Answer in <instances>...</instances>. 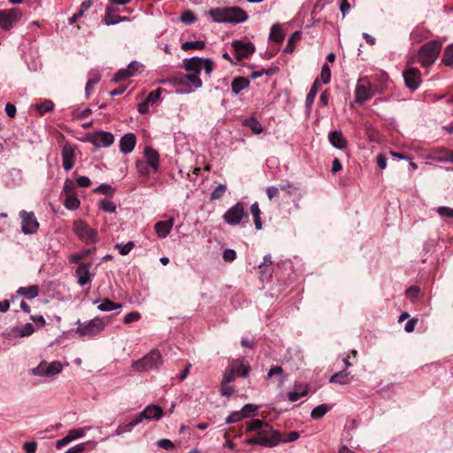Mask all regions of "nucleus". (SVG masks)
<instances>
[{"mask_svg": "<svg viewBox=\"0 0 453 453\" xmlns=\"http://www.w3.org/2000/svg\"><path fill=\"white\" fill-rule=\"evenodd\" d=\"M442 63L448 66L453 65V44L447 46L445 49L442 57Z\"/></svg>", "mask_w": 453, "mask_h": 453, "instance_id": "40", "label": "nucleus"}, {"mask_svg": "<svg viewBox=\"0 0 453 453\" xmlns=\"http://www.w3.org/2000/svg\"><path fill=\"white\" fill-rule=\"evenodd\" d=\"M437 213L441 217L453 218V209L447 206H440L437 208Z\"/></svg>", "mask_w": 453, "mask_h": 453, "instance_id": "54", "label": "nucleus"}, {"mask_svg": "<svg viewBox=\"0 0 453 453\" xmlns=\"http://www.w3.org/2000/svg\"><path fill=\"white\" fill-rule=\"evenodd\" d=\"M21 219V230L25 234H35L39 228V222L35 218L34 212H27L21 211L19 212Z\"/></svg>", "mask_w": 453, "mask_h": 453, "instance_id": "11", "label": "nucleus"}, {"mask_svg": "<svg viewBox=\"0 0 453 453\" xmlns=\"http://www.w3.org/2000/svg\"><path fill=\"white\" fill-rule=\"evenodd\" d=\"M226 191V186L225 184L218 185L211 193V200H218L221 198Z\"/></svg>", "mask_w": 453, "mask_h": 453, "instance_id": "43", "label": "nucleus"}, {"mask_svg": "<svg viewBox=\"0 0 453 453\" xmlns=\"http://www.w3.org/2000/svg\"><path fill=\"white\" fill-rule=\"evenodd\" d=\"M250 85V81L244 77H237V78H234L233 81H232V83H231V88H232V92L234 94V95H237L239 94L242 90L245 89L246 88H248Z\"/></svg>", "mask_w": 453, "mask_h": 453, "instance_id": "26", "label": "nucleus"}, {"mask_svg": "<svg viewBox=\"0 0 453 453\" xmlns=\"http://www.w3.org/2000/svg\"><path fill=\"white\" fill-rule=\"evenodd\" d=\"M273 376H278L280 378V380H279L280 386H281L284 383L285 374H284V370L282 369L281 366H274L268 371L267 377L273 378Z\"/></svg>", "mask_w": 453, "mask_h": 453, "instance_id": "35", "label": "nucleus"}, {"mask_svg": "<svg viewBox=\"0 0 453 453\" xmlns=\"http://www.w3.org/2000/svg\"><path fill=\"white\" fill-rule=\"evenodd\" d=\"M349 375V372L347 369L340 371L339 372L334 373L329 379L330 383H338L340 385L349 384L348 377Z\"/></svg>", "mask_w": 453, "mask_h": 453, "instance_id": "28", "label": "nucleus"}, {"mask_svg": "<svg viewBox=\"0 0 453 453\" xmlns=\"http://www.w3.org/2000/svg\"><path fill=\"white\" fill-rule=\"evenodd\" d=\"M61 156L63 159V167L65 170H71L75 164V150L74 148L66 143L63 145L61 150Z\"/></svg>", "mask_w": 453, "mask_h": 453, "instance_id": "18", "label": "nucleus"}, {"mask_svg": "<svg viewBox=\"0 0 453 453\" xmlns=\"http://www.w3.org/2000/svg\"><path fill=\"white\" fill-rule=\"evenodd\" d=\"M204 47L205 42L203 41H190L185 42L181 44L182 50H203Z\"/></svg>", "mask_w": 453, "mask_h": 453, "instance_id": "36", "label": "nucleus"}, {"mask_svg": "<svg viewBox=\"0 0 453 453\" xmlns=\"http://www.w3.org/2000/svg\"><path fill=\"white\" fill-rule=\"evenodd\" d=\"M134 246V244L133 242H128L125 244H123V243L116 244V248L119 250V251L121 255H127L132 250Z\"/></svg>", "mask_w": 453, "mask_h": 453, "instance_id": "49", "label": "nucleus"}, {"mask_svg": "<svg viewBox=\"0 0 453 453\" xmlns=\"http://www.w3.org/2000/svg\"><path fill=\"white\" fill-rule=\"evenodd\" d=\"M125 19H126V18H120L118 15H111V9L110 8L106 9L105 24L107 26L117 24L119 21H122V20H125Z\"/></svg>", "mask_w": 453, "mask_h": 453, "instance_id": "45", "label": "nucleus"}, {"mask_svg": "<svg viewBox=\"0 0 453 453\" xmlns=\"http://www.w3.org/2000/svg\"><path fill=\"white\" fill-rule=\"evenodd\" d=\"M212 20L217 23H242L247 20L245 11L239 7L216 8L209 12Z\"/></svg>", "mask_w": 453, "mask_h": 453, "instance_id": "2", "label": "nucleus"}, {"mask_svg": "<svg viewBox=\"0 0 453 453\" xmlns=\"http://www.w3.org/2000/svg\"><path fill=\"white\" fill-rule=\"evenodd\" d=\"M183 66L188 72H193L197 74H199L202 70H204L207 75H211L213 70V63L211 59L196 57L184 59Z\"/></svg>", "mask_w": 453, "mask_h": 453, "instance_id": "6", "label": "nucleus"}, {"mask_svg": "<svg viewBox=\"0 0 453 453\" xmlns=\"http://www.w3.org/2000/svg\"><path fill=\"white\" fill-rule=\"evenodd\" d=\"M330 411V406L323 403L317 407H315L311 412V417L314 419H318L322 418L324 415H326Z\"/></svg>", "mask_w": 453, "mask_h": 453, "instance_id": "33", "label": "nucleus"}, {"mask_svg": "<svg viewBox=\"0 0 453 453\" xmlns=\"http://www.w3.org/2000/svg\"><path fill=\"white\" fill-rule=\"evenodd\" d=\"M242 124L243 126L250 128L255 134H259L263 132L262 125L254 117H250L249 119H244L242 121Z\"/></svg>", "mask_w": 453, "mask_h": 453, "instance_id": "30", "label": "nucleus"}, {"mask_svg": "<svg viewBox=\"0 0 453 453\" xmlns=\"http://www.w3.org/2000/svg\"><path fill=\"white\" fill-rule=\"evenodd\" d=\"M53 108H54V104L50 100H45L40 104H35V109L42 115L46 112L51 111L53 110Z\"/></svg>", "mask_w": 453, "mask_h": 453, "instance_id": "38", "label": "nucleus"}, {"mask_svg": "<svg viewBox=\"0 0 453 453\" xmlns=\"http://www.w3.org/2000/svg\"><path fill=\"white\" fill-rule=\"evenodd\" d=\"M136 144V138L134 134H126L119 141L120 151L124 154H128L133 151Z\"/></svg>", "mask_w": 453, "mask_h": 453, "instance_id": "19", "label": "nucleus"}, {"mask_svg": "<svg viewBox=\"0 0 453 453\" xmlns=\"http://www.w3.org/2000/svg\"><path fill=\"white\" fill-rule=\"evenodd\" d=\"M90 265H91L90 263H88V264L82 263L76 269L75 273L78 278V283L81 286H85L86 284L90 282V280H91L90 273H89Z\"/></svg>", "mask_w": 453, "mask_h": 453, "instance_id": "21", "label": "nucleus"}, {"mask_svg": "<svg viewBox=\"0 0 453 453\" xmlns=\"http://www.w3.org/2000/svg\"><path fill=\"white\" fill-rule=\"evenodd\" d=\"M196 19V16L190 11L184 12L180 16V20L185 24H192Z\"/></svg>", "mask_w": 453, "mask_h": 453, "instance_id": "52", "label": "nucleus"}, {"mask_svg": "<svg viewBox=\"0 0 453 453\" xmlns=\"http://www.w3.org/2000/svg\"><path fill=\"white\" fill-rule=\"evenodd\" d=\"M157 445L159 448H162V449H167V450H171V449H174V444L173 443V441H171L168 439L158 440L157 441Z\"/></svg>", "mask_w": 453, "mask_h": 453, "instance_id": "56", "label": "nucleus"}, {"mask_svg": "<svg viewBox=\"0 0 453 453\" xmlns=\"http://www.w3.org/2000/svg\"><path fill=\"white\" fill-rule=\"evenodd\" d=\"M132 431V428L131 426L128 425V423L127 424H122V425H119L117 429L115 430V432L112 434V435H115V436H119V435H121L125 433H130Z\"/></svg>", "mask_w": 453, "mask_h": 453, "instance_id": "55", "label": "nucleus"}, {"mask_svg": "<svg viewBox=\"0 0 453 453\" xmlns=\"http://www.w3.org/2000/svg\"><path fill=\"white\" fill-rule=\"evenodd\" d=\"M73 231L86 244L95 243L97 241V231L88 226L82 220H75L73 222Z\"/></svg>", "mask_w": 453, "mask_h": 453, "instance_id": "7", "label": "nucleus"}, {"mask_svg": "<svg viewBox=\"0 0 453 453\" xmlns=\"http://www.w3.org/2000/svg\"><path fill=\"white\" fill-rule=\"evenodd\" d=\"M250 370V368L249 365L239 360H233L231 361L228 369L225 372L221 383L229 384L234 380V374L245 378L247 377Z\"/></svg>", "mask_w": 453, "mask_h": 453, "instance_id": "9", "label": "nucleus"}, {"mask_svg": "<svg viewBox=\"0 0 453 453\" xmlns=\"http://www.w3.org/2000/svg\"><path fill=\"white\" fill-rule=\"evenodd\" d=\"M280 187L270 186L266 188V194L270 201H273L276 197L279 196L280 194Z\"/></svg>", "mask_w": 453, "mask_h": 453, "instance_id": "53", "label": "nucleus"}, {"mask_svg": "<svg viewBox=\"0 0 453 453\" xmlns=\"http://www.w3.org/2000/svg\"><path fill=\"white\" fill-rule=\"evenodd\" d=\"M21 18V12L18 8L0 12V27L4 30H10L13 24Z\"/></svg>", "mask_w": 453, "mask_h": 453, "instance_id": "12", "label": "nucleus"}, {"mask_svg": "<svg viewBox=\"0 0 453 453\" xmlns=\"http://www.w3.org/2000/svg\"><path fill=\"white\" fill-rule=\"evenodd\" d=\"M144 156L147 163L151 166L153 170L157 171L158 169V153L155 150L147 147L144 150Z\"/></svg>", "mask_w": 453, "mask_h": 453, "instance_id": "24", "label": "nucleus"}, {"mask_svg": "<svg viewBox=\"0 0 453 453\" xmlns=\"http://www.w3.org/2000/svg\"><path fill=\"white\" fill-rule=\"evenodd\" d=\"M63 193L65 196L76 195V186L72 180H65L63 187Z\"/></svg>", "mask_w": 453, "mask_h": 453, "instance_id": "39", "label": "nucleus"}, {"mask_svg": "<svg viewBox=\"0 0 453 453\" xmlns=\"http://www.w3.org/2000/svg\"><path fill=\"white\" fill-rule=\"evenodd\" d=\"M99 207L103 211H104L106 212H110V213H113L116 211L115 203L112 201H110V200H107V199L100 201L99 202Z\"/></svg>", "mask_w": 453, "mask_h": 453, "instance_id": "46", "label": "nucleus"}, {"mask_svg": "<svg viewBox=\"0 0 453 453\" xmlns=\"http://www.w3.org/2000/svg\"><path fill=\"white\" fill-rule=\"evenodd\" d=\"M245 418V414H242V411H234L230 415H228L226 418V424L237 423Z\"/></svg>", "mask_w": 453, "mask_h": 453, "instance_id": "48", "label": "nucleus"}, {"mask_svg": "<svg viewBox=\"0 0 453 453\" xmlns=\"http://www.w3.org/2000/svg\"><path fill=\"white\" fill-rule=\"evenodd\" d=\"M236 258V252L232 249H226L223 252V259L226 262H232Z\"/></svg>", "mask_w": 453, "mask_h": 453, "instance_id": "57", "label": "nucleus"}, {"mask_svg": "<svg viewBox=\"0 0 453 453\" xmlns=\"http://www.w3.org/2000/svg\"><path fill=\"white\" fill-rule=\"evenodd\" d=\"M86 444H92L94 447H96V441H87V442L77 444V445L70 448L65 453H82L85 450V445Z\"/></svg>", "mask_w": 453, "mask_h": 453, "instance_id": "47", "label": "nucleus"}, {"mask_svg": "<svg viewBox=\"0 0 453 453\" xmlns=\"http://www.w3.org/2000/svg\"><path fill=\"white\" fill-rule=\"evenodd\" d=\"M280 188L281 191L285 192L289 196H291L294 194V192L297 190V188L290 183L280 185Z\"/></svg>", "mask_w": 453, "mask_h": 453, "instance_id": "62", "label": "nucleus"}, {"mask_svg": "<svg viewBox=\"0 0 453 453\" xmlns=\"http://www.w3.org/2000/svg\"><path fill=\"white\" fill-rule=\"evenodd\" d=\"M37 444L35 441H26L23 444V449L26 453H35Z\"/></svg>", "mask_w": 453, "mask_h": 453, "instance_id": "61", "label": "nucleus"}, {"mask_svg": "<svg viewBox=\"0 0 453 453\" xmlns=\"http://www.w3.org/2000/svg\"><path fill=\"white\" fill-rule=\"evenodd\" d=\"M106 322L104 319L95 318L84 322L77 321L76 334L81 337L95 336L105 329Z\"/></svg>", "mask_w": 453, "mask_h": 453, "instance_id": "3", "label": "nucleus"}, {"mask_svg": "<svg viewBox=\"0 0 453 453\" xmlns=\"http://www.w3.org/2000/svg\"><path fill=\"white\" fill-rule=\"evenodd\" d=\"M142 67V65L136 61H132L127 67V69L129 71V73H132V76H134L139 69Z\"/></svg>", "mask_w": 453, "mask_h": 453, "instance_id": "64", "label": "nucleus"}, {"mask_svg": "<svg viewBox=\"0 0 453 453\" xmlns=\"http://www.w3.org/2000/svg\"><path fill=\"white\" fill-rule=\"evenodd\" d=\"M301 39V33L298 31H296L291 35L289 39L288 40L287 45L284 48V52L286 53H291L295 50V42Z\"/></svg>", "mask_w": 453, "mask_h": 453, "instance_id": "37", "label": "nucleus"}, {"mask_svg": "<svg viewBox=\"0 0 453 453\" xmlns=\"http://www.w3.org/2000/svg\"><path fill=\"white\" fill-rule=\"evenodd\" d=\"M89 429H90V427H82V428L71 429L67 433V434H68V436L70 437V439L73 441L74 440L82 438L85 435L86 431H88Z\"/></svg>", "mask_w": 453, "mask_h": 453, "instance_id": "42", "label": "nucleus"}, {"mask_svg": "<svg viewBox=\"0 0 453 453\" xmlns=\"http://www.w3.org/2000/svg\"><path fill=\"white\" fill-rule=\"evenodd\" d=\"M308 393V386L295 385V390L288 394L290 402H296L300 397L306 395Z\"/></svg>", "mask_w": 453, "mask_h": 453, "instance_id": "27", "label": "nucleus"}, {"mask_svg": "<svg viewBox=\"0 0 453 453\" xmlns=\"http://www.w3.org/2000/svg\"><path fill=\"white\" fill-rule=\"evenodd\" d=\"M174 219L170 218L168 220L158 221L155 224V230L159 238H165L173 226Z\"/></svg>", "mask_w": 453, "mask_h": 453, "instance_id": "22", "label": "nucleus"}, {"mask_svg": "<svg viewBox=\"0 0 453 453\" xmlns=\"http://www.w3.org/2000/svg\"><path fill=\"white\" fill-rule=\"evenodd\" d=\"M243 218H248V213L241 203L229 208L223 215L225 222L231 226L239 225Z\"/></svg>", "mask_w": 453, "mask_h": 453, "instance_id": "10", "label": "nucleus"}, {"mask_svg": "<svg viewBox=\"0 0 453 453\" xmlns=\"http://www.w3.org/2000/svg\"><path fill=\"white\" fill-rule=\"evenodd\" d=\"M232 47L234 48L235 56L239 61L248 58L255 51V45L250 42H246L236 40L232 42Z\"/></svg>", "mask_w": 453, "mask_h": 453, "instance_id": "14", "label": "nucleus"}, {"mask_svg": "<svg viewBox=\"0 0 453 453\" xmlns=\"http://www.w3.org/2000/svg\"><path fill=\"white\" fill-rule=\"evenodd\" d=\"M65 206L69 210H76L80 206V200L76 195L65 196Z\"/></svg>", "mask_w": 453, "mask_h": 453, "instance_id": "41", "label": "nucleus"}, {"mask_svg": "<svg viewBox=\"0 0 453 453\" xmlns=\"http://www.w3.org/2000/svg\"><path fill=\"white\" fill-rule=\"evenodd\" d=\"M140 319H141L140 312H138V311H132V312L127 313L124 317L123 321H124L125 324H130V323L138 321Z\"/></svg>", "mask_w": 453, "mask_h": 453, "instance_id": "51", "label": "nucleus"}, {"mask_svg": "<svg viewBox=\"0 0 453 453\" xmlns=\"http://www.w3.org/2000/svg\"><path fill=\"white\" fill-rule=\"evenodd\" d=\"M173 85H185L187 83H191L195 88H199L202 87L203 82L199 77V74L188 72L186 75H180L179 77H174L169 81Z\"/></svg>", "mask_w": 453, "mask_h": 453, "instance_id": "17", "label": "nucleus"}, {"mask_svg": "<svg viewBox=\"0 0 453 453\" xmlns=\"http://www.w3.org/2000/svg\"><path fill=\"white\" fill-rule=\"evenodd\" d=\"M234 391V388L229 384L221 383L220 393L222 395L229 397L233 395Z\"/></svg>", "mask_w": 453, "mask_h": 453, "instance_id": "58", "label": "nucleus"}, {"mask_svg": "<svg viewBox=\"0 0 453 453\" xmlns=\"http://www.w3.org/2000/svg\"><path fill=\"white\" fill-rule=\"evenodd\" d=\"M404 82L407 88L415 90L418 88L421 81V74L418 69L409 67L403 72Z\"/></svg>", "mask_w": 453, "mask_h": 453, "instance_id": "16", "label": "nucleus"}, {"mask_svg": "<svg viewBox=\"0 0 453 453\" xmlns=\"http://www.w3.org/2000/svg\"><path fill=\"white\" fill-rule=\"evenodd\" d=\"M441 44L437 41H430L424 44L418 53L419 62L424 66L431 65L437 59Z\"/></svg>", "mask_w": 453, "mask_h": 453, "instance_id": "5", "label": "nucleus"}, {"mask_svg": "<svg viewBox=\"0 0 453 453\" xmlns=\"http://www.w3.org/2000/svg\"><path fill=\"white\" fill-rule=\"evenodd\" d=\"M163 363L160 352L157 349H152L144 357L134 361L132 367L137 372H145L152 369H157Z\"/></svg>", "mask_w": 453, "mask_h": 453, "instance_id": "4", "label": "nucleus"}, {"mask_svg": "<svg viewBox=\"0 0 453 453\" xmlns=\"http://www.w3.org/2000/svg\"><path fill=\"white\" fill-rule=\"evenodd\" d=\"M95 192L103 193L105 195H111L113 193V189L111 186L107 184H101L95 189Z\"/></svg>", "mask_w": 453, "mask_h": 453, "instance_id": "63", "label": "nucleus"}, {"mask_svg": "<svg viewBox=\"0 0 453 453\" xmlns=\"http://www.w3.org/2000/svg\"><path fill=\"white\" fill-rule=\"evenodd\" d=\"M141 413L147 420H159L163 417L162 408L156 404L148 405Z\"/></svg>", "mask_w": 453, "mask_h": 453, "instance_id": "20", "label": "nucleus"}, {"mask_svg": "<svg viewBox=\"0 0 453 453\" xmlns=\"http://www.w3.org/2000/svg\"><path fill=\"white\" fill-rule=\"evenodd\" d=\"M17 294L24 296L27 299H34L38 296L39 288L36 285L29 286L27 288L21 287L18 289Z\"/></svg>", "mask_w": 453, "mask_h": 453, "instance_id": "29", "label": "nucleus"}, {"mask_svg": "<svg viewBox=\"0 0 453 453\" xmlns=\"http://www.w3.org/2000/svg\"><path fill=\"white\" fill-rule=\"evenodd\" d=\"M270 39L277 43H281L284 40V33L280 25L274 24L271 27Z\"/></svg>", "mask_w": 453, "mask_h": 453, "instance_id": "32", "label": "nucleus"}, {"mask_svg": "<svg viewBox=\"0 0 453 453\" xmlns=\"http://www.w3.org/2000/svg\"><path fill=\"white\" fill-rule=\"evenodd\" d=\"M372 96L370 89V82L366 78H361L357 81L355 88V100L358 104H364Z\"/></svg>", "mask_w": 453, "mask_h": 453, "instance_id": "13", "label": "nucleus"}, {"mask_svg": "<svg viewBox=\"0 0 453 453\" xmlns=\"http://www.w3.org/2000/svg\"><path fill=\"white\" fill-rule=\"evenodd\" d=\"M320 87V81H319V79H316L306 96V99H305V104H306V106L307 108H311L312 104H313V101H314V98L316 97V95L318 93V89Z\"/></svg>", "mask_w": 453, "mask_h": 453, "instance_id": "31", "label": "nucleus"}, {"mask_svg": "<svg viewBox=\"0 0 453 453\" xmlns=\"http://www.w3.org/2000/svg\"><path fill=\"white\" fill-rule=\"evenodd\" d=\"M16 331L19 337H27L35 332V326L32 323H27L23 326H18L13 329Z\"/></svg>", "mask_w": 453, "mask_h": 453, "instance_id": "34", "label": "nucleus"}, {"mask_svg": "<svg viewBox=\"0 0 453 453\" xmlns=\"http://www.w3.org/2000/svg\"><path fill=\"white\" fill-rule=\"evenodd\" d=\"M247 432H256L253 437L244 441L247 445H259L265 448L278 446L282 441V434L264 420L255 418L246 423Z\"/></svg>", "mask_w": 453, "mask_h": 453, "instance_id": "1", "label": "nucleus"}, {"mask_svg": "<svg viewBox=\"0 0 453 453\" xmlns=\"http://www.w3.org/2000/svg\"><path fill=\"white\" fill-rule=\"evenodd\" d=\"M300 434L298 432L296 431H292L290 433H288L286 437H283L282 436V441L281 442H291V441H296L298 438H299Z\"/></svg>", "mask_w": 453, "mask_h": 453, "instance_id": "60", "label": "nucleus"}, {"mask_svg": "<svg viewBox=\"0 0 453 453\" xmlns=\"http://www.w3.org/2000/svg\"><path fill=\"white\" fill-rule=\"evenodd\" d=\"M162 91H163L162 88H157L155 91L150 92L148 95L146 100H148V102H150V104L157 102L158 100Z\"/></svg>", "mask_w": 453, "mask_h": 453, "instance_id": "59", "label": "nucleus"}, {"mask_svg": "<svg viewBox=\"0 0 453 453\" xmlns=\"http://www.w3.org/2000/svg\"><path fill=\"white\" fill-rule=\"evenodd\" d=\"M331 145L338 150H343L347 146V141L341 131H332L328 134Z\"/></svg>", "mask_w": 453, "mask_h": 453, "instance_id": "23", "label": "nucleus"}, {"mask_svg": "<svg viewBox=\"0 0 453 453\" xmlns=\"http://www.w3.org/2000/svg\"><path fill=\"white\" fill-rule=\"evenodd\" d=\"M132 76V73L127 68L120 69L114 76L112 81L114 82H119L122 80H126Z\"/></svg>", "mask_w": 453, "mask_h": 453, "instance_id": "50", "label": "nucleus"}, {"mask_svg": "<svg viewBox=\"0 0 453 453\" xmlns=\"http://www.w3.org/2000/svg\"><path fill=\"white\" fill-rule=\"evenodd\" d=\"M320 84H327L331 79V71L328 65L324 64L321 69L320 76H319Z\"/></svg>", "mask_w": 453, "mask_h": 453, "instance_id": "44", "label": "nucleus"}, {"mask_svg": "<svg viewBox=\"0 0 453 453\" xmlns=\"http://www.w3.org/2000/svg\"><path fill=\"white\" fill-rule=\"evenodd\" d=\"M88 141L96 147H109L114 142V136L110 132L99 131L91 134Z\"/></svg>", "mask_w": 453, "mask_h": 453, "instance_id": "15", "label": "nucleus"}, {"mask_svg": "<svg viewBox=\"0 0 453 453\" xmlns=\"http://www.w3.org/2000/svg\"><path fill=\"white\" fill-rule=\"evenodd\" d=\"M97 303H99L97 309L103 312L111 311H114V310H117V309H119L122 307V305L120 303H114L108 298H104L102 301H99V300L94 301L95 304Z\"/></svg>", "mask_w": 453, "mask_h": 453, "instance_id": "25", "label": "nucleus"}, {"mask_svg": "<svg viewBox=\"0 0 453 453\" xmlns=\"http://www.w3.org/2000/svg\"><path fill=\"white\" fill-rule=\"evenodd\" d=\"M63 365L59 361L48 363L42 361L36 367L30 370L34 376L52 378L62 372Z\"/></svg>", "mask_w": 453, "mask_h": 453, "instance_id": "8", "label": "nucleus"}]
</instances>
